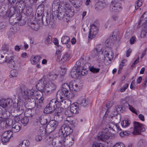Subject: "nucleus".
<instances>
[{
	"instance_id": "obj_1",
	"label": "nucleus",
	"mask_w": 147,
	"mask_h": 147,
	"mask_svg": "<svg viewBox=\"0 0 147 147\" xmlns=\"http://www.w3.org/2000/svg\"><path fill=\"white\" fill-rule=\"evenodd\" d=\"M15 106L11 98L1 99L0 100V126L3 129H5L12 125L13 121L9 118L10 113L14 112L13 105Z\"/></svg>"
},
{
	"instance_id": "obj_2",
	"label": "nucleus",
	"mask_w": 147,
	"mask_h": 147,
	"mask_svg": "<svg viewBox=\"0 0 147 147\" xmlns=\"http://www.w3.org/2000/svg\"><path fill=\"white\" fill-rule=\"evenodd\" d=\"M22 96L20 99L17 100L18 106L17 109L20 111L21 113L24 112L25 102H28L31 101V100L35 99L37 100V104L38 105L39 104L42 103L44 98L42 96V94H45L41 92V94L39 93L38 92L34 89L25 88L21 89Z\"/></svg>"
},
{
	"instance_id": "obj_3",
	"label": "nucleus",
	"mask_w": 147,
	"mask_h": 147,
	"mask_svg": "<svg viewBox=\"0 0 147 147\" xmlns=\"http://www.w3.org/2000/svg\"><path fill=\"white\" fill-rule=\"evenodd\" d=\"M59 0H55L52 5V11L58 17L59 19L71 17L74 15V11L71 8L69 4L61 3H59Z\"/></svg>"
},
{
	"instance_id": "obj_4",
	"label": "nucleus",
	"mask_w": 147,
	"mask_h": 147,
	"mask_svg": "<svg viewBox=\"0 0 147 147\" xmlns=\"http://www.w3.org/2000/svg\"><path fill=\"white\" fill-rule=\"evenodd\" d=\"M36 87L40 92L47 94L52 93L56 87V85L51 81L47 82L44 79H41L38 81Z\"/></svg>"
},
{
	"instance_id": "obj_5",
	"label": "nucleus",
	"mask_w": 147,
	"mask_h": 147,
	"mask_svg": "<svg viewBox=\"0 0 147 147\" xmlns=\"http://www.w3.org/2000/svg\"><path fill=\"white\" fill-rule=\"evenodd\" d=\"M69 86L67 84H64L62 85L61 90H59L56 95V98L58 100L61 99V101H63L64 103L67 102L68 105H70L71 102L68 98H70L71 96H70L69 91Z\"/></svg>"
},
{
	"instance_id": "obj_6",
	"label": "nucleus",
	"mask_w": 147,
	"mask_h": 147,
	"mask_svg": "<svg viewBox=\"0 0 147 147\" xmlns=\"http://www.w3.org/2000/svg\"><path fill=\"white\" fill-rule=\"evenodd\" d=\"M74 137L72 135L70 136H67L66 137L62 138V139L59 140L58 147H71L74 142Z\"/></svg>"
},
{
	"instance_id": "obj_7",
	"label": "nucleus",
	"mask_w": 147,
	"mask_h": 147,
	"mask_svg": "<svg viewBox=\"0 0 147 147\" xmlns=\"http://www.w3.org/2000/svg\"><path fill=\"white\" fill-rule=\"evenodd\" d=\"M60 102H64L63 101H61V99L58 100L56 98L52 99L48 104L49 107H50L52 109L57 113H60L62 111V109L60 107Z\"/></svg>"
},
{
	"instance_id": "obj_8",
	"label": "nucleus",
	"mask_w": 147,
	"mask_h": 147,
	"mask_svg": "<svg viewBox=\"0 0 147 147\" xmlns=\"http://www.w3.org/2000/svg\"><path fill=\"white\" fill-rule=\"evenodd\" d=\"M86 68L84 67L82 69V70H79L76 69V67H74L72 69L70 74L71 77L74 78H77L80 75H84L86 72Z\"/></svg>"
},
{
	"instance_id": "obj_9",
	"label": "nucleus",
	"mask_w": 147,
	"mask_h": 147,
	"mask_svg": "<svg viewBox=\"0 0 147 147\" xmlns=\"http://www.w3.org/2000/svg\"><path fill=\"white\" fill-rule=\"evenodd\" d=\"M134 130L133 132V134L138 135L142 132L145 131L144 125L142 123L135 121L134 122Z\"/></svg>"
},
{
	"instance_id": "obj_10",
	"label": "nucleus",
	"mask_w": 147,
	"mask_h": 147,
	"mask_svg": "<svg viewBox=\"0 0 147 147\" xmlns=\"http://www.w3.org/2000/svg\"><path fill=\"white\" fill-rule=\"evenodd\" d=\"M28 25L34 31H37L40 27L43 24V21L42 20L37 18L36 21L32 22H28Z\"/></svg>"
},
{
	"instance_id": "obj_11",
	"label": "nucleus",
	"mask_w": 147,
	"mask_h": 147,
	"mask_svg": "<svg viewBox=\"0 0 147 147\" xmlns=\"http://www.w3.org/2000/svg\"><path fill=\"white\" fill-rule=\"evenodd\" d=\"M70 89L72 91L78 92L81 90L82 87V85L77 83L74 81H72L69 83Z\"/></svg>"
},
{
	"instance_id": "obj_12",
	"label": "nucleus",
	"mask_w": 147,
	"mask_h": 147,
	"mask_svg": "<svg viewBox=\"0 0 147 147\" xmlns=\"http://www.w3.org/2000/svg\"><path fill=\"white\" fill-rule=\"evenodd\" d=\"M122 9L121 4L116 2L112 3L110 6V9L111 11L116 13L121 11Z\"/></svg>"
},
{
	"instance_id": "obj_13",
	"label": "nucleus",
	"mask_w": 147,
	"mask_h": 147,
	"mask_svg": "<svg viewBox=\"0 0 147 147\" xmlns=\"http://www.w3.org/2000/svg\"><path fill=\"white\" fill-rule=\"evenodd\" d=\"M58 122L55 120H52L46 126V129L49 133H51L56 128Z\"/></svg>"
},
{
	"instance_id": "obj_14",
	"label": "nucleus",
	"mask_w": 147,
	"mask_h": 147,
	"mask_svg": "<svg viewBox=\"0 0 147 147\" xmlns=\"http://www.w3.org/2000/svg\"><path fill=\"white\" fill-rule=\"evenodd\" d=\"M110 134L107 129H106L103 131L99 133L98 136V139L102 141L105 140L109 138Z\"/></svg>"
},
{
	"instance_id": "obj_15",
	"label": "nucleus",
	"mask_w": 147,
	"mask_h": 147,
	"mask_svg": "<svg viewBox=\"0 0 147 147\" xmlns=\"http://www.w3.org/2000/svg\"><path fill=\"white\" fill-rule=\"evenodd\" d=\"M98 32V29L97 27L94 24L90 26V29L89 31L88 37L92 39L95 37Z\"/></svg>"
},
{
	"instance_id": "obj_16",
	"label": "nucleus",
	"mask_w": 147,
	"mask_h": 147,
	"mask_svg": "<svg viewBox=\"0 0 147 147\" xmlns=\"http://www.w3.org/2000/svg\"><path fill=\"white\" fill-rule=\"evenodd\" d=\"M12 135L11 131H8L5 132L3 134L1 140L3 143H5L9 141Z\"/></svg>"
},
{
	"instance_id": "obj_17",
	"label": "nucleus",
	"mask_w": 147,
	"mask_h": 147,
	"mask_svg": "<svg viewBox=\"0 0 147 147\" xmlns=\"http://www.w3.org/2000/svg\"><path fill=\"white\" fill-rule=\"evenodd\" d=\"M65 113L66 116L67 117L66 118V120L65 122H67L69 123L68 124V123H67V124L68 125H69V124L71 125H73L74 123L73 121L71 119L70 120L69 119V117H71L72 118V117L74 115L73 113L71 111V110H66L65 111Z\"/></svg>"
},
{
	"instance_id": "obj_18",
	"label": "nucleus",
	"mask_w": 147,
	"mask_h": 147,
	"mask_svg": "<svg viewBox=\"0 0 147 147\" xmlns=\"http://www.w3.org/2000/svg\"><path fill=\"white\" fill-rule=\"evenodd\" d=\"M73 132V130L69 126L66 125L65 126L63 130L62 131L63 138L66 137L67 136H70L71 134Z\"/></svg>"
},
{
	"instance_id": "obj_19",
	"label": "nucleus",
	"mask_w": 147,
	"mask_h": 147,
	"mask_svg": "<svg viewBox=\"0 0 147 147\" xmlns=\"http://www.w3.org/2000/svg\"><path fill=\"white\" fill-rule=\"evenodd\" d=\"M44 9V6L43 5H40L36 10V12L37 13L38 16L40 20H43V14Z\"/></svg>"
},
{
	"instance_id": "obj_20",
	"label": "nucleus",
	"mask_w": 147,
	"mask_h": 147,
	"mask_svg": "<svg viewBox=\"0 0 147 147\" xmlns=\"http://www.w3.org/2000/svg\"><path fill=\"white\" fill-rule=\"evenodd\" d=\"M50 120V118L47 115H42L40 118V123L41 125H45L47 124Z\"/></svg>"
},
{
	"instance_id": "obj_21",
	"label": "nucleus",
	"mask_w": 147,
	"mask_h": 147,
	"mask_svg": "<svg viewBox=\"0 0 147 147\" xmlns=\"http://www.w3.org/2000/svg\"><path fill=\"white\" fill-rule=\"evenodd\" d=\"M70 110L73 114H77L79 113V109L77 102L74 103L70 106Z\"/></svg>"
},
{
	"instance_id": "obj_22",
	"label": "nucleus",
	"mask_w": 147,
	"mask_h": 147,
	"mask_svg": "<svg viewBox=\"0 0 147 147\" xmlns=\"http://www.w3.org/2000/svg\"><path fill=\"white\" fill-rule=\"evenodd\" d=\"M21 128V124L17 122L13 125L12 130L14 132H18L20 130Z\"/></svg>"
},
{
	"instance_id": "obj_23",
	"label": "nucleus",
	"mask_w": 147,
	"mask_h": 147,
	"mask_svg": "<svg viewBox=\"0 0 147 147\" xmlns=\"http://www.w3.org/2000/svg\"><path fill=\"white\" fill-rule=\"evenodd\" d=\"M40 57L38 55L32 56L30 59L31 63L33 65L37 64L40 61Z\"/></svg>"
},
{
	"instance_id": "obj_24",
	"label": "nucleus",
	"mask_w": 147,
	"mask_h": 147,
	"mask_svg": "<svg viewBox=\"0 0 147 147\" xmlns=\"http://www.w3.org/2000/svg\"><path fill=\"white\" fill-rule=\"evenodd\" d=\"M79 104L83 107H86L88 104V102L86 98L82 96L79 99Z\"/></svg>"
},
{
	"instance_id": "obj_25",
	"label": "nucleus",
	"mask_w": 147,
	"mask_h": 147,
	"mask_svg": "<svg viewBox=\"0 0 147 147\" xmlns=\"http://www.w3.org/2000/svg\"><path fill=\"white\" fill-rule=\"evenodd\" d=\"M15 59V58L14 57H12L9 60H7V61H6L7 62V65L11 68L14 67L16 65Z\"/></svg>"
},
{
	"instance_id": "obj_26",
	"label": "nucleus",
	"mask_w": 147,
	"mask_h": 147,
	"mask_svg": "<svg viewBox=\"0 0 147 147\" xmlns=\"http://www.w3.org/2000/svg\"><path fill=\"white\" fill-rule=\"evenodd\" d=\"M104 54L105 58L107 57L109 61H111L113 59V53L111 50L108 51L106 50L105 51Z\"/></svg>"
},
{
	"instance_id": "obj_27",
	"label": "nucleus",
	"mask_w": 147,
	"mask_h": 147,
	"mask_svg": "<svg viewBox=\"0 0 147 147\" xmlns=\"http://www.w3.org/2000/svg\"><path fill=\"white\" fill-rule=\"evenodd\" d=\"M14 103H16V105L15 106L14 105H13L14 106H15V109H16V110L18 112H20V115H19L16 116H15L13 119L15 121L18 122L20 120H21V119H22V117L20 115L22 113H21V111H20L17 110V108L18 106V103H16V102H15Z\"/></svg>"
},
{
	"instance_id": "obj_28",
	"label": "nucleus",
	"mask_w": 147,
	"mask_h": 147,
	"mask_svg": "<svg viewBox=\"0 0 147 147\" xmlns=\"http://www.w3.org/2000/svg\"><path fill=\"white\" fill-rule=\"evenodd\" d=\"M3 54V53L0 51V64L5 63L8 60V57Z\"/></svg>"
},
{
	"instance_id": "obj_29",
	"label": "nucleus",
	"mask_w": 147,
	"mask_h": 147,
	"mask_svg": "<svg viewBox=\"0 0 147 147\" xmlns=\"http://www.w3.org/2000/svg\"><path fill=\"white\" fill-rule=\"evenodd\" d=\"M16 8L14 6H11L9 8V9L7 12V14L9 16H12L16 12Z\"/></svg>"
},
{
	"instance_id": "obj_30",
	"label": "nucleus",
	"mask_w": 147,
	"mask_h": 147,
	"mask_svg": "<svg viewBox=\"0 0 147 147\" xmlns=\"http://www.w3.org/2000/svg\"><path fill=\"white\" fill-rule=\"evenodd\" d=\"M72 3L74 4V6L76 8H78L81 6L82 4V0H74Z\"/></svg>"
},
{
	"instance_id": "obj_31",
	"label": "nucleus",
	"mask_w": 147,
	"mask_h": 147,
	"mask_svg": "<svg viewBox=\"0 0 147 147\" xmlns=\"http://www.w3.org/2000/svg\"><path fill=\"white\" fill-rule=\"evenodd\" d=\"M95 8L96 9L101 10L104 8L103 4L101 1L96 3L95 5Z\"/></svg>"
},
{
	"instance_id": "obj_32",
	"label": "nucleus",
	"mask_w": 147,
	"mask_h": 147,
	"mask_svg": "<svg viewBox=\"0 0 147 147\" xmlns=\"http://www.w3.org/2000/svg\"><path fill=\"white\" fill-rule=\"evenodd\" d=\"M54 111L53 108L52 109L51 107H49V105H48L45 109L44 112L45 113L49 114Z\"/></svg>"
},
{
	"instance_id": "obj_33",
	"label": "nucleus",
	"mask_w": 147,
	"mask_h": 147,
	"mask_svg": "<svg viewBox=\"0 0 147 147\" xmlns=\"http://www.w3.org/2000/svg\"><path fill=\"white\" fill-rule=\"evenodd\" d=\"M32 111H33L31 109H28L26 110L25 112V114L26 116L30 117H32L33 115Z\"/></svg>"
},
{
	"instance_id": "obj_34",
	"label": "nucleus",
	"mask_w": 147,
	"mask_h": 147,
	"mask_svg": "<svg viewBox=\"0 0 147 147\" xmlns=\"http://www.w3.org/2000/svg\"><path fill=\"white\" fill-rule=\"evenodd\" d=\"M18 75L17 71L15 69H13L10 71V75L9 77L11 78H14L16 77Z\"/></svg>"
},
{
	"instance_id": "obj_35",
	"label": "nucleus",
	"mask_w": 147,
	"mask_h": 147,
	"mask_svg": "<svg viewBox=\"0 0 147 147\" xmlns=\"http://www.w3.org/2000/svg\"><path fill=\"white\" fill-rule=\"evenodd\" d=\"M70 55L67 53L65 54L62 57L61 60L63 62H65L69 59Z\"/></svg>"
},
{
	"instance_id": "obj_36",
	"label": "nucleus",
	"mask_w": 147,
	"mask_h": 147,
	"mask_svg": "<svg viewBox=\"0 0 147 147\" xmlns=\"http://www.w3.org/2000/svg\"><path fill=\"white\" fill-rule=\"evenodd\" d=\"M102 46L101 45H97L96 48L94 49V51L95 50L96 53H101V54H102L103 51L102 49Z\"/></svg>"
},
{
	"instance_id": "obj_37",
	"label": "nucleus",
	"mask_w": 147,
	"mask_h": 147,
	"mask_svg": "<svg viewBox=\"0 0 147 147\" xmlns=\"http://www.w3.org/2000/svg\"><path fill=\"white\" fill-rule=\"evenodd\" d=\"M70 38L67 36H65L62 37L61 38V42L64 44H66L69 41Z\"/></svg>"
},
{
	"instance_id": "obj_38",
	"label": "nucleus",
	"mask_w": 147,
	"mask_h": 147,
	"mask_svg": "<svg viewBox=\"0 0 147 147\" xmlns=\"http://www.w3.org/2000/svg\"><path fill=\"white\" fill-rule=\"evenodd\" d=\"M29 121L28 118L27 117H25L21 119V122L24 126H26L28 123Z\"/></svg>"
},
{
	"instance_id": "obj_39",
	"label": "nucleus",
	"mask_w": 147,
	"mask_h": 147,
	"mask_svg": "<svg viewBox=\"0 0 147 147\" xmlns=\"http://www.w3.org/2000/svg\"><path fill=\"white\" fill-rule=\"evenodd\" d=\"M46 21V25L49 26L51 27L53 24V19L51 20L48 17L47 18Z\"/></svg>"
},
{
	"instance_id": "obj_40",
	"label": "nucleus",
	"mask_w": 147,
	"mask_h": 147,
	"mask_svg": "<svg viewBox=\"0 0 147 147\" xmlns=\"http://www.w3.org/2000/svg\"><path fill=\"white\" fill-rule=\"evenodd\" d=\"M47 130L46 128L45 129L43 126H40L38 130L37 133L43 135L46 132L45 131Z\"/></svg>"
},
{
	"instance_id": "obj_41",
	"label": "nucleus",
	"mask_w": 147,
	"mask_h": 147,
	"mask_svg": "<svg viewBox=\"0 0 147 147\" xmlns=\"http://www.w3.org/2000/svg\"><path fill=\"white\" fill-rule=\"evenodd\" d=\"M52 42V38L51 35H49L46 38L45 43L46 45L50 44Z\"/></svg>"
},
{
	"instance_id": "obj_42",
	"label": "nucleus",
	"mask_w": 147,
	"mask_h": 147,
	"mask_svg": "<svg viewBox=\"0 0 147 147\" xmlns=\"http://www.w3.org/2000/svg\"><path fill=\"white\" fill-rule=\"evenodd\" d=\"M89 69L90 71L94 73L98 72L100 70L99 68H95L93 66L90 67L89 68Z\"/></svg>"
},
{
	"instance_id": "obj_43",
	"label": "nucleus",
	"mask_w": 147,
	"mask_h": 147,
	"mask_svg": "<svg viewBox=\"0 0 147 147\" xmlns=\"http://www.w3.org/2000/svg\"><path fill=\"white\" fill-rule=\"evenodd\" d=\"M130 123L128 120H125L121 123V125L123 128H126L129 126Z\"/></svg>"
},
{
	"instance_id": "obj_44",
	"label": "nucleus",
	"mask_w": 147,
	"mask_h": 147,
	"mask_svg": "<svg viewBox=\"0 0 147 147\" xmlns=\"http://www.w3.org/2000/svg\"><path fill=\"white\" fill-rule=\"evenodd\" d=\"M108 127L113 130L114 129H115V128H116L118 130H121V128L119 127V126L117 125H114L112 123H110V124L109 125Z\"/></svg>"
},
{
	"instance_id": "obj_45",
	"label": "nucleus",
	"mask_w": 147,
	"mask_h": 147,
	"mask_svg": "<svg viewBox=\"0 0 147 147\" xmlns=\"http://www.w3.org/2000/svg\"><path fill=\"white\" fill-rule=\"evenodd\" d=\"M127 60L126 59L123 60L121 61L119 66V72L120 71H121L122 69L123 66L125 65V64L127 62Z\"/></svg>"
},
{
	"instance_id": "obj_46",
	"label": "nucleus",
	"mask_w": 147,
	"mask_h": 147,
	"mask_svg": "<svg viewBox=\"0 0 147 147\" xmlns=\"http://www.w3.org/2000/svg\"><path fill=\"white\" fill-rule=\"evenodd\" d=\"M142 5V2L141 0H138L137 1L135 5V8L136 10H137Z\"/></svg>"
},
{
	"instance_id": "obj_47",
	"label": "nucleus",
	"mask_w": 147,
	"mask_h": 147,
	"mask_svg": "<svg viewBox=\"0 0 147 147\" xmlns=\"http://www.w3.org/2000/svg\"><path fill=\"white\" fill-rule=\"evenodd\" d=\"M43 134H41L37 133V134L35 137V140L36 141L39 142L42 139V136Z\"/></svg>"
},
{
	"instance_id": "obj_48",
	"label": "nucleus",
	"mask_w": 147,
	"mask_h": 147,
	"mask_svg": "<svg viewBox=\"0 0 147 147\" xmlns=\"http://www.w3.org/2000/svg\"><path fill=\"white\" fill-rule=\"evenodd\" d=\"M26 13L28 14H30L33 11V9L31 6L26 7Z\"/></svg>"
},
{
	"instance_id": "obj_49",
	"label": "nucleus",
	"mask_w": 147,
	"mask_h": 147,
	"mask_svg": "<svg viewBox=\"0 0 147 147\" xmlns=\"http://www.w3.org/2000/svg\"><path fill=\"white\" fill-rule=\"evenodd\" d=\"M122 106L121 105H117L115 106V110L117 113H119L122 110Z\"/></svg>"
},
{
	"instance_id": "obj_50",
	"label": "nucleus",
	"mask_w": 147,
	"mask_h": 147,
	"mask_svg": "<svg viewBox=\"0 0 147 147\" xmlns=\"http://www.w3.org/2000/svg\"><path fill=\"white\" fill-rule=\"evenodd\" d=\"M113 147H125V146L123 143L119 142L116 143Z\"/></svg>"
},
{
	"instance_id": "obj_51",
	"label": "nucleus",
	"mask_w": 147,
	"mask_h": 147,
	"mask_svg": "<svg viewBox=\"0 0 147 147\" xmlns=\"http://www.w3.org/2000/svg\"><path fill=\"white\" fill-rule=\"evenodd\" d=\"M49 76L50 77L51 79L52 80H55L57 79L58 75L55 74H50Z\"/></svg>"
},
{
	"instance_id": "obj_52",
	"label": "nucleus",
	"mask_w": 147,
	"mask_h": 147,
	"mask_svg": "<svg viewBox=\"0 0 147 147\" xmlns=\"http://www.w3.org/2000/svg\"><path fill=\"white\" fill-rule=\"evenodd\" d=\"M92 147H102V145L101 143L95 142L93 143Z\"/></svg>"
},
{
	"instance_id": "obj_53",
	"label": "nucleus",
	"mask_w": 147,
	"mask_h": 147,
	"mask_svg": "<svg viewBox=\"0 0 147 147\" xmlns=\"http://www.w3.org/2000/svg\"><path fill=\"white\" fill-rule=\"evenodd\" d=\"M61 52H59V51H56L55 55V58H57L58 59H59L61 57Z\"/></svg>"
},
{
	"instance_id": "obj_54",
	"label": "nucleus",
	"mask_w": 147,
	"mask_h": 147,
	"mask_svg": "<svg viewBox=\"0 0 147 147\" xmlns=\"http://www.w3.org/2000/svg\"><path fill=\"white\" fill-rule=\"evenodd\" d=\"M128 86V84H126L120 88V91L121 92H123L127 88Z\"/></svg>"
},
{
	"instance_id": "obj_55",
	"label": "nucleus",
	"mask_w": 147,
	"mask_h": 147,
	"mask_svg": "<svg viewBox=\"0 0 147 147\" xmlns=\"http://www.w3.org/2000/svg\"><path fill=\"white\" fill-rule=\"evenodd\" d=\"M129 108V110L133 113L137 115V113L135 109L131 105H128Z\"/></svg>"
},
{
	"instance_id": "obj_56",
	"label": "nucleus",
	"mask_w": 147,
	"mask_h": 147,
	"mask_svg": "<svg viewBox=\"0 0 147 147\" xmlns=\"http://www.w3.org/2000/svg\"><path fill=\"white\" fill-rule=\"evenodd\" d=\"M24 143L25 147H28L30 145V143L29 141L28 140H25L23 141Z\"/></svg>"
},
{
	"instance_id": "obj_57",
	"label": "nucleus",
	"mask_w": 147,
	"mask_h": 147,
	"mask_svg": "<svg viewBox=\"0 0 147 147\" xmlns=\"http://www.w3.org/2000/svg\"><path fill=\"white\" fill-rule=\"evenodd\" d=\"M132 51V50L130 48H129L126 51V56L127 57L130 56V53Z\"/></svg>"
},
{
	"instance_id": "obj_58",
	"label": "nucleus",
	"mask_w": 147,
	"mask_h": 147,
	"mask_svg": "<svg viewBox=\"0 0 147 147\" xmlns=\"http://www.w3.org/2000/svg\"><path fill=\"white\" fill-rule=\"evenodd\" d=\"M112 106V104L111 102L108 101L105 105L107 109L109 108Z\"/></svg>"
},
{
	"instance_id": "obj_59",
	"label": "nucleus",
	"mask_w": 147,
	"mask_h": 147,
	"mask_svg": "<svg viewBox=\"0 0 147 147\" xmlns=\"http://www.w3.org/2000/svg\"><path fill=\"white\" fill-rule=\"evenodd\" d=\"M136 38L135 36L132 37L130 40V43L131 44H133L135 41Z\"/></svg>"
},
{
	"instance_id": "obj_60",
	"label": "nucleus",
	"mask_w": 147,
	"mask_h": 147,
	"mask_svg": "<svg viewBox=\"0 0 147 147\" xmlns=\"http://www.w3.org/2000/svg\"><path fill=\"white\" fill-rule=\"evenodd\" d=\"M62 47L61 46L58 45L57 46L56 51H59L61 52Z\"/></svg>"
},
{
	"instance_id": "obj_61",
	"label": "nucleus",
	"mask_w": 147,
	"mask_h": 147,
	"mask_svg": "<svg viewBox=\"0 0 147 147\" xmlns=\"http://www.w3.org/2000/svg\"><path fill=\"white\" fill-rule=\"evenodd\" d=\"M138 117L142 121H144L145 120L144 116L142 114H140L138 116Z\"/></svg>"
},
{
	"instance_id": "obj_62",
	"label": "nucleus",
	"mask_w": 147,
	"mask_h": 147,
	"mask_svg": "<svg viewBox=\"0 0 147 147\" xmlns=\"http://www.w3.org/2000/svg\"><path fill=\"white\" fill-rule=\"evenodd\" d=\"M5 27V25L2 23H0V32L3 30Z\"/></svg>"
},
{
	"instance_id": "obj_63",
	"label": "nucleus",
	"mask_w": 147,
	"mask_h": 147,
	"mask_svg": "<svg viewBox=\"0 0 147 147\" xmlns=\"http://www.w3.org/2000/svg\"><path fill=\"white\" fill-rule=\"evenodd\" d=\"M128 133V132L127 131H122L120 133V136H121L123 137L125 135H126Z\"/></svg>"
},
{
	"instance_id": "obj_64",
	"label": "nucleus",
	"mask_w": 147,
	"mask_h": 147,
	"mask_svg": "<svg viewBox=\"0 0 147 147\" xmlns=\"http://www.w3.org/2000/svg\"><path fill=\"white\" fill-rule=\"evenodd\" d=\"M21 57L23 58H25L26 57H28V56L26 53L24 52L21 54Z\"/></svg>"
}]
</instances>
